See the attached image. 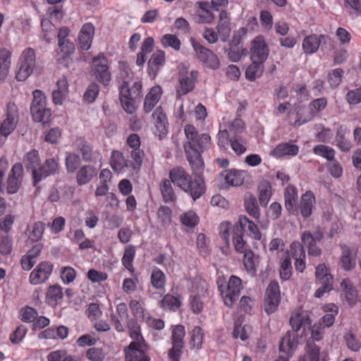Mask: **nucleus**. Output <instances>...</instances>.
<instances>
[{"label": "nucleus", "instance_id": "f257e3e1", "mask_svg": "<svg viewBox=\"0 0 361 361\" xmlns=\"http://www.w3.org/2000/svg\"><path fill=\"white\" fill-rule=\"evenodd\" d=\"M184 133L186 137L184 152L194 177L190 178L182 190L189 194L193 200H197L206 191L204 180L200 175L204 168L202 154L210 147L211 137L207 133L199 135L195 126L190 124L185 126Z\"/></svg>", "mask_w": 361, "mask_h": 361}, {"label": "nucleus", "instance_id": "f03ea898", "mask_svg": "<svg viewBox=\"0 0 361 361\" xmlns=\"http://www.w3.org/2000/svg\"><path fill=\"white\" fill-rule=\"evenodd\" d=\"M119 99L123 110L128 114H133L136 110V104L142 98V84L141 81H135L130 86L127 81H123L118 87Z\"/></svg>", "mask_w": 361, "mask_h": 361}, {"label": "nucleus", "instance_id": "7ed1b4c3", "mask_svg": "<svg viewBox=\"0 0 361 361\" xmlns=\"http://www.w3.org/2000/svg\"><path fill=\"white\" fill-rule=\"evenodd\" d=\"M216 285L224 303L228 307H232L238 300L243 288L242 280L234 275L226 281L224 276H219Z\"/></svg>", "mask_w": 361, "mask_h": 361}, {"label": "nucleus", "instance_id": "20e7f679", "mask_svg": "<svg viewBox=\"0 0 361 361\" xmlns=\"http://www.w3.org/2000/svg\"><path fill=\"white\" fill-rule=\"evenodd\" d=\"M33 100L30 113L35 122L47 123L51 116V110L46 107V97L41 90L33 91Z\"/></svg>", "mask_w": 361, "mask_h": 361}, {"label": "nucleus", "instance_id": "39448f33", "mask_svg": "<svg viewBox=\"0 0 361 361\" xmlns=\"http://www.w3.org/2000/svg\"><path fill=\"white\" fill-rule=\"evenodd\" d=\"M290 324L293 329V331H288L292 335V338H294L295 341L298 343V338H306L309 332L310 326L312 324L310 317L304 314L303 312H295L293 314L290 318Z\"/></svg>", "mask_w": 361, "mask_h": 361}, {"label": "nucleus", "instance_id": "423d86ee", "mask_svg": "<svg viewBox=\"0 0 361 361\" xmlns=\"http://www.w3.org/2000/svg\"><path fill=\"white\" fill-rule=\"evenodd\" d=\"M36 64V54L33 49H25L21 54L18 65L16 78L18 81H24L32 73Z\"/></svg>", "mask_w": 361, "mask_h": 361}, {"label": "nucleus", "instance_id": "0eeeda50", "mask_svg": "<svg viewBox=\"0 0 361 361\" xmlns=\"http://www.w3.org/2000/svg\"><path fill=\"white\" fill-rule=\"evenodd\" d=\"M327 106V99L320 97L312 99L307 106V111L301 113V109L297 112V119L292 124L294 126H300L304 123L312 121Z\"/></svg>", "mask_w": 361, "mask_h": 361}, {"label": "nucleus", "instance_id": "6e6552de", "mask_svg": "<svg viewBox=\"0 0 361 361\" xmlns=\"http://www.w3.org/2000/svg\"><path fill=\"white\" fill-rule=\"evenodd\" d=\"M109 163L111 169L118 173L126 171L133 173L139 171L142 166L141 163H137L135 160L126 159L119 150L111 152Z\"/></svg>", "mask_w": 361, "mask_h": 361}, {"label": "nucleus", "instance_id": "1a4fd4ad", "mask_svg": "<svg viewBox=\"0 0 361 361\" xmlns=\"http://www.w3.org/2000/svg\"><path fill=\"white\" fill-rule=\"evenodd\" d=\"M185 329L184 326L178 324L171 327L172 348L169 351V357L171 361H180L185 346L184 338Z\"/></svg>", "mask_w": 361, "mask_h": 361}, {"label": "nucleus", "instance_id": "9d476101", "mask_svg": "<svg viewBox=\"0 0 361 361\" xmlns=\"http://www.w3.org/2000/svg\"><path fill=\"white\" fill-rule=\"evenodd\" d=\"M324 236V231L319 226L317 227L314 232L305 231L302 233L301 240L306 246L309 255L319 257L322 255V249L317 243L322 241Z\"/></svg>", "mask_w": 361, "mask_h": 361}, {"label": "nucleus", "instance_id": "9b49d317", "mask_svg": "<svg viewBox=\"0 0 361 361\" xmlns=\"http://www.w3.org/2000/svg\"><path fill=\"white\" fill-rule=\"evenodd\" d=\"M92 70L99 82L104 86L109 85L111 80V74L108 66V59L103 53L99 54L92 59Z\"/></svg>", "mask_w": 361, "mask_h": 361}, {"label": "nucleus", "instance_id": "f8f14e48", "mask_svg": "<svg viewBox=\"0 0 361 361\" xmlns=\"http://www.w3.org/2000/svg\"><path fill=\"white\" fill-rule=\"evenodd\" d=\"M191 44L196 53L197 59L210 69L216 70L220 66V61L218 56L209 49L202 46L195 39H190Z\"/></svg>", "mask_w": 361, "mask_h": 361}, {"label": "nucleus", "instance_id": "ddd939ff", "mask_svg": "<svg viewBox=\"0 0 361 361\" xmlns=\"http://www.w3.org/2000/svg\"><path fill=\"white\" fill-rule=\"evenodd\" d=\"M191 44L196 53L197 59L210 69L216 70L220 66V61L218 56L209 49L202 46L195 39H190Z\"/></svg>", "mask_w": 361, "mask_h": 361}, {"label": "nucleus", "instance_id": "4468645a", "mask_svg": "<svg viewBox=\"0 0 361 361\" xmlns=\"http://www.w3.org/2000/svg\"><path fill=\"white\" fill-rule=\"evenodd\" d=\"M199 72L196 70L190 71L185 67L180 69L178 73L179 87L177 89L178 96L185 95L195 89Z\"/></svg>", "mask_w": 361, "mask_h": 361}, {"label": "nucleus", "instance_id": "2eb2a0df", "mask_svg": "<svg viewBox=\"0 0 361 361\" xmlns=\"http://www.w3.org/2000/svg\"><path fill=\"white\" fill-rule=\"evenodd\" d=\"M315 276L321 283V286L315 291L314 296L321 298L325 293H329L333 289L334 276L324 263L316 267Z\"/></svg>", "mask_w": 361, "mask_h": 361}, {"label": "nucleus", "instance_id": "dca6fc26", "mask_svg": "<svg viewBox=\"0 0 361 361\" xmlns=\"http://www.w3.org/2000/svg\"><path fill=\"white\" fill-rule=\"evenodd\" d=\"M6 118L4 119L0 126V135L7 137L16 128L18 122L19 114L18 106L13 102H8L6 105Z\"/></svg>", "mask_w": 361, "mask_h": 361}, {"label": "nucleus", "instance_id": "f3484780", "mask_svg": "<svg viewBox=\"0 0 361 361\" xmlns=\"http://www.w3.org/2000/svg\"><path fill=\"white\" fill-rule=\"evenodd\" d=\"M281 301L280 288L278 282L271 281L269 284L264 301V311L268 314L275 312Z\"/></svg>", "mask_w": 361, "mask_h": 361}, {"label": "nucleus", "instance_id": "a211bd4d", "mask_svg": "<svg viewBox=\"0 0 361 361\" xmlns=\"http://www.w3.org/2000/svg\"><path fill=\"white\" fill-rule=\"evenodd\" d=\"M250 55L251 60L265 62L269 55V47L263 35L256 36L250 42Z\"/></svg>", "mask_w": 361, "mask_h": 361}, {"label": "nucleus", "instance_id": "6ab92c4d", "mask_svg": "<svg viewBox=\"0 0 361 361\" xmlns=\"http://www.w3.org/2000/svg\"><path fill=\"white\" fill-rule=\"evenodd\" d=\"M59 169L57 161L54 159H47L37 169H34L32 173V185L36 187L43 179L56 173Z\"/></svg>", "mask_w": 361, "mask_h": 361}, {"label": "nucleus", "instance_id": "aec40b11", "mask_svg": "<svg viewBox=\"0 0 361 361\" xmlns=\"http://www.w3.org/2000/svg\"><path fill=\"white\" fill-rule=\"evenodd\" d=\"M23 178V168L20 163H16L8 174L6 190L8 194L16 193L22 184Z\"/></svg>", "mask_w": 361, "mask_h": 361}, {"label": "nucleus", "instance_id": "412c9836", "mask_svg": "<svg viewBox=\"0 0 361 361\" xmlns=\"http://www.w3.org/2000/svg\"><path fill=\"white\" fill-rule=\"evenodd\" d=\"M53 271V264L49 262H40L33 269L29 277L30 283L32 285H39L44 283L49 278Z\"/></svg>", "mask_w": 361, "mask_h": 361}, {"label": "nucleus", "instance_id": "4be33fe9", "mask_svg": "<svg viewBox=\"0 0 361 361\" xmlns=\"http://www.w3.org/2000/svg\"><path fill=\"white\" fill-rule=\"evenodd\" d=\"M149 345H138L135 343H130L125 348L126 361H150V357L146 354Z\"/></svg>", "mask_w": 361, "mask_h": 361}, {"label": "nucleus", "instance_id": "5701e85b", "mask_svg": "<svg viewBox=\"0 0 361 361\" xmlns=\"http://www.w3.org/2000/svg\"><path fill=\"white\" fill-rule=\"evenodd\" d=\"M126 145L128 149L127 152L130 154L132 159L135 160L137 163L142 164L145 152L140 149L141 140L140 137L136 133L130 134L126 139Z\"/></svg>", "mask_w": 361, "mask_h": 361}, {"label": "nucleus", "instance_id": "b1692460", "mask_svg": "<svg viewBox=\"0 0 361 361\" xmlns=\"http://www.w3.org/2000/svg\"><path fill=\"white\" fill-rule=\"evenodd\" d=\"M94 32L95 28L92 23H86L82 26L78 37V45L82 50L87 51L90 49Z\"/></svg>", "mask_w": 361, "mask_h": 361}, {"label": "nucleus", "instance_id": "393cba45", "mask_svg": "<svg viewBox=\"0 0 361 361\" xmlns=\"http://www.w3.org/2000/svg\"><path fill=\"white\" fill-rule=\"evenodd\" d=\"M233 227L238 228L243 233L245 231L248 232L247 235L255 240L261 239L262 234L258 226L246 216L240 215Z\"/></svg>", "mask_w": 361, "mask_h": 361}, {"label": "nucleus", "instance_id": "a878e982", "mask_svg": "<svg viewBox=\"0 0 361 361\" xmlns=\"http://www.w3.org/2000/svg\"><path fill=\"white\" fill-rule=\"evenodd\" d=\"M152 118L154 121L155 130L154 133L157 135L160 139L164 137L167 133V117L164 112L163 108L158 106L152 114Z\"/></svg>", "mask_w": 361, "mask_h": 361}, {"label": "nucleus", "instance_id": "bb28decb", "mask_svg": "<svg viewBox=\"0 0 361 361\" xmlns=\"http://www.w3.org/2000/svg\"><path fill=\"white\" fill-rule=\"evenodd\" d=\"M285 207L290 214L296 215L298 213V190L293 185H289L284 191Z\"/></svg>", "mask_w": 361, "mask_h": 361}, {"label": "nucleus", "instance_id": "cd10ccee", "mask_svg": "<svg viewBox=\"0 0 361 361\" xmlns=\"http://www.w3.org/2000/svg\"><path fill=\"white\" fill-rule=\"evenodd\" d=\"M341 249V264L345 271H350L355 267L357 250L350 248L348 245L343 244L340 245Z\"/></svg>", "mask_w": 361, "mask_h": 361}, {"label": "nucleus", "instance_id": "c85d7f7f", "mask_svg": "<svg viewBox=\"0 0 361 361\" xmlns=\"http://www.w3.org/2000/svg\"><path fill=\"white\" fill-rule=\"evenodd\" d=\"M328 35H310L305 37L302 41V48L305 54H312L316 53L322 42L329 39Z\"/></svg>", "mask_w": 361, "mask_h": 361}, {"label": "nucleus", "instance_id": "c756f323", "mask_svg": "<svg viewBox=\"0 0 361 361\" xmlns=\"http://www.w3.org/2000/svg\"><path fill=\"white\" fill-rule=\"evenodd\" d=\"M316 203L315 197L312 191H307L300 198L298 211L305 219L310 217Z\"/></svg>", "mask_w": 361, "mask_h": 361}, {"label": "nucleus", "instance_id": "7c9ffc66", "mask_svg": "<svg viewBox=\"0 0 361 361\" xmlns=\"http://www.w3.org/2000/svg\"><path fill=\"white\" fill-rule=\"evenodd\" d=\"M163 94L162 88L159 85L153 86L146 94L143 110L145 113H150L158 104Z\"/></svg>", "mask_w": 361, "mask_h": 361}, {"label": "nucleus", "instance_id": "2f4dec72", "mask_svg": "<svg viewBox=\"0 0 361 361\" xmlns=\"http://www.w3.org/2000/svg\"><path fill=\"white\" fill-rule=\"evenodd\" d=\"M169 180L180 189L183 190L190 180L191 176L182 166H176L169 173Z\"/></svg>", "mask_w": 361, "mask_h": 361}, {"label": "nucleus", "instance_id": "473e14b6", "mask_svg": "<svg viewBox=\"0 0 361 361\" xmlns=\"http://www.w3.org/2000/svg\"><path fill=\"white\" fill-rule=\"evenodd\" d=\"M59 50L56 53L58 62L67 66L71 59V56L75 51V44L71 40L58 42Z\"/></svg>", "mask_w": 361, "mask_h": 361}, {"label": "nucleus", "instance_id": "72a5a7b5", "mask_svg": "<svg viewBox=\"0 0 361 361\" xmlns=\"http://www.w3.org/2000/svg\"><path fill=\"white\" fill-rule=\"evenodd\" d=\"M165 52L162 50H158L152 54L147 63V71L150 76L153 78L157 76L159 69L165 63Z\"/></svg>", "mask_w": 361, "mask_h": 361}, {"label": "nucleus", "instance_id": "f704fd0d", "mask_svg": "<svg viewBox=\"0 0 361 361\" xmlns=\"http://www.w3.org/2000/svg\"><path fill=\"white\" fill-rule=\"evenodd\" d=\"M238 127L240 128H243V122L240 119L235 120L231 126L229 128V130H220L217 134V145L221 149H226L228 145H230L232 128L234 127Z\"/></svg>", "mask_w": 361, "mask_h": 361}, {"label": "nucleus", "instance_id": "c9c22d12", "mask_svg": "<svg viewBox=\"0 0 361 361\" xmlns=\"http://www.w3.org/2000/svg\"><path fill=\"white\" fill-rule=\"evenodd\" d=\"M249 177L247 171L243 170L231 169L226 171L224 179L226 183L232 186L241 185Z\"/></svg>", "mask_w": 361, "mask_h": 361}, {"label": "nucleus", "instance_id": "e433bc0d", "mask_svg": "<svg viewBox=\"0 0 361 361\" xmlns=\"http://www.w3.org/2000/svg\"><path fill=\"white\" fill-rule=\"evenodd\" d=\"M12 52L6 48L0 49V82L7 77L11 63Z\"/></svg>", "mask_w": 361, "mask_h": 361}, {"label": "nucleus", "instance_id": "4c0bfd02", "mask_svg": "<svg viewBox=\"0 0 361 361\" xmlns=\"http://www.w3.org/2000/svg\"><path fill=\"white\" fill-rule=\"evenodd\" d=\"M97 169L91 165H85L79 169L77 172L76 179L79 185H83L89 182L97 175Z\"/></svg>", "mask_w": 361, "mask_h": 361}, {"label": "nucleus", "instance_id": "58836bf2", "mask_svg": "<svg viewBox=\"0 0 361 361\" xmlns=\"http://www.w3.org/2000/svg\"><path fill=\"white\" fill-rule=\"evenodd\" d=\"M76 149L80 152L82 159L85 161H91L94 159V152L91 144L84 137H80L75 140Z\"/></svg>", "mask_w": 361, "mask_h": 361}, {"label": "nucleus", "instance_id": "ea45409f", "mask_svg": "<svg viewBox=\"0 0 361 361\" xmlns=\"http://www.w3.org/2000/svg\"><path fill=\"white\" fill-rule=\"evenodd\" d=\"M251 61V64L246 69L245 78L249 81L252 82L262 75L264 70V62L258 60Z\"/></svg>", "mask_w": 361, "mask_h": 361}, {"label": "nucleus", "instance_id": "a19ab883", "mask_svg": "<svg viewBox=\"0 0 361 361\" xmlns=\"http://www.w3.org/2000/svg\"><path fill=\"white\" fill-rule=\"evenodd\" d=\"M298 152L299 147L290 142L280 143L273 150L274 155L278 157L286 155L295 156Z\"/></svg>", "mask_w": 361, "mask_h": 361}, {"label": "nucleus", "instance_id": "79ce46f5", "mask_svg": "<svg viewBox=\"0 0 361 361\" xmlns=\"http://www.w3.org/2000/svg\"><path fill=\"white\" fill-rule=\"evenodd\" d=\"M172 182L169 179H163L159 184V189L166 203L173 202L176 200V195L172 186Z\"/></svg>", "mask_w": 361, "mask_h": 361}, {"label": "nucleus", "instance_id": "37998d69", "mask_svg": "<svg viewBox=\"0 0 361 361\" xmlns=\"http://www.w3.org/2000/svg\"><path fill=\"white\" fill-rule=\"evenodd\" d=\"M341 286L345 293V298L350 305L355 304L357 298V291L349 279H344Z\"/></svg>", "mask_w": 361, "mask_h": 361}, {"label": "nucleus", "instance_id": "c03bdc74", "mask_svg": "<svg viewBox=\"0 0 361 361\" xmlns=\"http://www.w3.org/2000/svg\"><path fill=\"white\" fill-rule=\"evenodd\" d=\"M150 283L152 286L157 290H164L166 283V277L165 274L159 267H154L151 276Z\"/></svg>", "mask_w": 361, "mask_h": 361}, {"label": "nucleus", "instance_id": "a18cd8bd", "mask_svg": "<svg viewBox=\"0 0 361 361\" xmlns=\"http://www.w3.org/2000/svg\"><path fill=\"white\" fill-rule=\"evenodd\" d=\"M244 234L238 228L233 227L232 240L235 251L238 253H244L250 250L247 242L243 238Z\"/></svg>", "mask_w": 361, "mask_h": 361}, {"label": "nucleus", "instance_id": "49530a36", "mask_svg": "<svg viewBox=\"0 0 361 361\" xmlns=\"http://www.w3.org/2000/svg\"><path fill=\"white\" fill-rule=\"evenodd\" d=\"M128 327L130 331V337L133 340L131 343H135L138 345H148L142 336L140 326L135 320H130L128 323Z\"/></svg>", "mask_w": 361, "mask_h": 361}, {"label": "nucleus", "instance_id": "de8ad7c7", "mask_svg": "<svg viewBox=\"0 0 361 361\" xmlns=\"http://www.w3.org/2000/svg\"><path fill=\"white\" fill-rule=\"evenodd\" d=\"M135 256V247L133 245H129L125 247L124 253L121 259L123 266L133 274L135 269L133 267V260Z\"/></svg>", "mask_w": 361, "mask_h": 361}, {"label": "nucleus", "instance_id": "09e8293b", "mask_svg": "<svg viewBox=\"0 0 361 361\" xmlns=\"http://www.w3.org/2000/svg\"><path fill=\"white\" fill-rule=\"evenodd\" d=\"M181 306L180 296L166 294L160 302V307L164 310L176 311Z\"/></svg>", "mask_w": 361, "mask_h": 361}, {"label": "nucleus", "instance_id": "8fccbe9b", "mask_svg": "<svg viewBox=\"0 0 361 361\" xmlns=\"http://www.w3.org/2000/svg\"><path fill=\"white\" fill-rule=\"evenodd\" d=\"M209 4L201 1L199 3L200 11L197 14L196 20L198 23H212L214 20V14L207 9Z\"/></svg>", "mask_w": 361, "mask_h": 361}, {"label": "nucleus", "instance_id": "3c124183", "mask_svg": "<svg viewBox=\"0 0 361 361\" xmlns=\"http://www.w3.org/2000/svg\"><path fill=\"white\" fill-rule=\"evenodd\" d=\"M23 164L27 169H31L32 171L34 169H37L40 164V158L39 152L36 149H32L27 152L23 158Z\"/></svg>", "mask_w": 361, "mask_h": 361}, {"label": "nucleus", "instance_id": "603ef678", "mask_svg": "<svg viewBox=\"0 0 361 361\" xmlns=\"http://www.w3.org/2000/svg\"><path fill=\"white\" fill-rule=\"evenodd\" d=\"M291 257L288 253L283 255L280 267V276L282 280H288L292 276Z\"/></svg>", "mask_w": 361, "mask_h": 361}, {"label": "nucleus", "instance_id": "864d4df0", "mask_svg": "<svg viewBox=\"0 0 361 361\" xmlns=\"http://www.w3.org/2000/svg\"><path fill=\"white\" fill-rule=\"evenodd\" d=\"M208 286L204 280L195 279L192 287V295H198L202 298H209Z\"/></svg>", "mask_w": 361, "mask_h": 361}, {"label": "nucleus", "instance_id": "5fc2aeb1", "mask_svg": "<svg viewBox=\"0 0 361 361\" xmlns=\"http://www.w3.org/2000/svg\"><path fill=\"white\" fill-rule=\"evenodd\" d=\"M62 288L59 285L49 286L47 293V302L51 305H56L63 298Z\"/></svg>", "mask_w": 361, "mask_h": 361}, {"label": "nucleus", "instance_id": "6e6d98bb", "mask_svg": "<svg viewBox=\"0 0 361 361\" xmlns=\"http://www.w3.org/2000/svg\"><path fill=\"white\" fill-rule=\"evenodd\" d=\"M335 142L338 148L342 152H348L352 148V142L345 137V132L342 127L338 129L336 132Z\"/></svg>", "mask_w": 361, "mask_h": 361}, {"label": "nucleus", "instance_id": "4d7b16f0", "mask_svg": "<svg viewBox=\"0 0 361 361\" xmlns=\"http://www.w3.org/2000/svg\"><path fill=\"white\" fill-rule=\"evenodd\" d=\"M129 308L132 314L137 319L145 321L148 318L149 313L147 312L140 302L136 300H131L129 302Z\"/></svg>", "mask_w": 361, "mask_h": 361}, {"label": "nucleus", "instance_id": "13d9d810", "mask_svg": "<svg viewBox=\"0 0 361 361\" xmlns=\"http://www.w3.org/2000/svg\"><path fill=\"white\" fill-rule=\"evenodd\" d=\"M45 224L42 221L35 222L30 229L28 238L33 242L39 240L44 232Z\"/></svg>", "mask_w": 361, "mask_h": 361}, {"label": "nucleus", "instance_id": "bf43d9fd", "mask_svg": "<svg viewBox=\"0 0 361 361\" xmlns=\"http://www.w3.org/2000/svg\"><path fill=\"white\" fill-rule=\"evenodd\" d=\"M320 348L312 341H307L306 356L303 361H319Z\"/></svg>", "mask_w": 361, "mask_h": 361}, {"label": "nucleus", "instance_id": "052dcab7", "mask_svg": "<svg viewBox=\"0 0 361 361\" xmlns=\"http://www.w3.org/2000/svg\"><path fill=\"white\" fill-rule=\"evenodd\" d=\"M13 250V238L9 233H0V252L6 255Z\"/></svg>", "mask_w": 361, "mask_h": 361}, {"label": "nucleus", "instance_id": "680f3d73", "mask_svg": "<svg viewBox=\"0 0 361 361\" xmlns=\"http://www.w3.org/2000/svg\"><path fill=\"white\" fill-rule=\"evenodd\" d=\"M252 332V327L250 325L242 326L238 322L234 325L233 335L234 338H240L242 341L247 340Z\"/></svg>", "mask_w": 361, "mask_h": 361}, {"label": "nucleus", "instance_id": "e2e57ef3", "mask_svg": "<svg viewBox=\"0 0 361 361\" xmlns=\"http://www.w3.org/2000/svg\"><path fill=\"white\" fill-rule=\"evenodd\" d=\"M313 152L315 154L321 156L329 161L333 160L335 157V150L331 147L324 145H316L313 148Z\"/></svg>", "mask_w": 361, "mask_h": 361}, {"label": "nucleus", "instance_id": "0e129e2a", "mask_svg": "<svg viewBox=\"0 0 361 361\" xmlns=\"http://www.w3.org/2000/svg\"><path fill=\"white\" fill-rule=\"evenodd\" d=\"M247 51L243 47V45L235 44L231 47L228 57L232 62H238L241 58L246 55Z\"/></svg>", "mask_w": 361, "mask_h": 361}, {"label": "nucleus", "instance_id": "69168bd1", "mask_svg": "<svg viewBox=\"0 0 361 361\" xmlns=\"http://www.w3.org/2000/svg\"><path fill=\"white\" fill-rule=\"evenodd\" d=\"M343 75L344 71L341 68L334 69L331 73H329L328 75L327 80L331 87H338L342 81Z\"/></svg>", "mask_w": 361, "mask_h": 361}, {"label": "nucleus", "instance_id": "338daca9", "mask_svg": "<svg viewBox=\"0 0 361 361\" xmlns=\"http://www.w3.org/2000/svg\"><path fill=\"white\" fill-rule=\"evenodd\" d=\"M245 207L246 212L250 216L255 219H259V208L256 200L254 197H250L245 200Z\"/></svg>", "mask_w": 361, "mask_h": 361}, {"label": "nucleus", "instance_id": "774afa93", "mask_svg": "<svg viewBox=\"0 0 361 361\" xmlns=\"http://www.w3.org/2000/svg\"><path fill=\"white\" fill-rule=\"evenodd\" d=\"M231 149L237 155H241L246 152V147L241 137L238 135H233L230 140Z\"/></svg>", "mask_w": 361, "mask_h": 361}]
</instances>
